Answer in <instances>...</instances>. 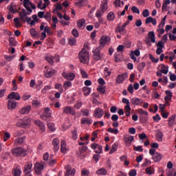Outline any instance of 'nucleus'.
<instances>
[{
	"label": "nucleus",
	"instance_id": "54",
	"mask_svg": "<svg viewBox=\"0 0 176 176\" xmlns=\"http://www.w3.org/2000/svg\"><path fill=\"white\" fill-rule=\"evenodd\" d=\"M148 57L153 63H159V58H155L153 56H152V54H149Z\"/></svg>",
	"mask_w": 176,
	"mask_h": 176
},
{
	"label": "nucleus",
	"instance_id": "40",
	"mask_svg": "<svg viewBox=\"0 0 176 176\" xmlns=\"http://www.w3.org/2000/svg\"><path fill=\"white\" fill-rule=\"evenodd\" d=\"M54 72H56V70H54V69H52V70L47 72L45 74V78H52V76H53V75H54Z\"/></svg>",
	"mask_w": 176,
	"mask_h": 176
},
{
	"label": "nucleus",
	"instance_id": "49",
	"mask_svg": "<svg viewBox=\"0 0 176 176\" xmlns=\"http://www.w3.org/2000/svg\"><path fill=\"white\" fill-rule=\"evenodd\" d=\"M45 60L51 65H53L54 64V60H53V56H47L45 57Z\"/></svg>",
	"mask_w": 176,
	"mask_h": 176
},
{
	"label": "nucleus",
	"instance_id": "48",
	"mask_svg": "<svg viewBox=\"0 0 176 176\" xmlns=\"http://www.w3.org/2000/svg\"><path fill=\"white\" fill-rule=\"evenodd\" d=\"M168 122L169 126H173V124H174V122H175V116H171L169 117Z\"/></svg>",
	"mask_w": 176,
	"mask_h": 176
},
{
	"label": "nucleus",
	"instance_id": "6",
	"mask_svg": "<svg viewBox=\"0 0 176 176\" xmlns=\"http://www.w3.org/2000/svg\"><path fill=\"white\" fill-rule=\"evenodd\" d=\"M129 78L127 73H123L122 74L118 75L116 78V82L118 85L123 83V81L126 80Z\"/></svg>",
	"mask_w": 176,
	"mask_h": 176
},
{
	"label": "nucleus",
	"instance_id": "61",
	"mask_svg": "<svg viewBox=\"0 0 176 176\" xmlns=\"http://www.w3.org/2000/svg\"><path fill=\"white\" fill-rule=\"evenodd\" d=\"M145 67H146V64L144 62L140 63L138 67L139 71H142Z\"/></svg>",
	"mask_w": 176,
	"mask_h": 176
},
{
	"label": "nucleus",
	"instance_id": "9",
	"mask_svg": "<svg viewBox=\"0 0 176 176\" xmlns=\"http://www.w3.org/2000/svg\"><path fill=\"white\" fill-rule=\"evenodd\" d=\"M109 41H111V37L110 36H102L101 38H100V47L102 49V47H104V46H105L106 43L107 42H109Z\"/></svg>",
	"mask_w": 176,
	"mask_h": 176
},
{
	"label": "nucleus",
	"instance_id": "29",
	"mask_svg": "<svg viewBox=\"0 0 176 176\" xmlns=\"http://www.w3.org/2000/svg\"><path fill=\"white\" fill-rule=\"evenodd\" d=\"M60 152H62V153H65V152H67V143L65 140L61 141Z\"/></svg>",
	"mask_w": 176,
	"mask_h": 176
},
{
	"label": "nucleus",
	"instance_id": "41",
	"mask_svg": "<svg viewBox=\"0 0 176 176\" xmlns=\"http://www.w3.org/2000/svg\"><path fill=\"white\" fill-rule=\"evenodd\" d=\"M82 91H84V96H89L90 93H91V89L87 87H84Z\"/></svg>",
	"mask_w": 176,
	"mask_h": 176
},
{
	"label": "nucleus",
	"instance_id": "42",
	"mask_svg": "<svg viewBox=\"0 0 176 176\" xmlns=\"http://www.w3.org/2000/svg\"><path fill=\"white\" fill-rule=\"evenodd\" d=\"M145 171L148 175H152L153 174H155V168L152 167L146 168Z\"/></svg>",
	"mask_w": 176,
	"mask_h": 176
},
{
	"label": "nucleus",
	"instance_id": "16",
	"mask_svg": "<svg viewBox=\"0 0 176 176\" xmlns=\"http://www.w3.org/2000/svg\"><path fill=\"white\" fill-rule=\"evenodd\" d=\"M80 157L81 159H85L86 157V152H87V146H82L79 148Z\"/></svg>",
	"mask_w": 176,
	"mask_h": 176
},
{
	"label": "nucleus",
	"instance_id": "14",
	"mask_svg": "<svg viewBox=\"0 0 176 176\" xmlns=\"http://www.w3.org/2000/svg\"><path fill=\"white\" fill-rule=\"evenodd\" d=\"M8 97L9 100H16L17 101L21 98V96L17 92H11Z\"/></svg>",
	"mask_w": 176,
	"mask_h": 176
},
{
	"label": "nucleus",
	"instance_id": "57",
	"mask_svg": "<svg viewBox=\"0 0 176 176\" xmlns=\"http://www.w3.org/2000/svg\"><path fill=\"white\" fill-rule=\"evenodd\" d=\"M139 138L140 140H142V142H144V140L148 138V136H146V134L145 133H142L139 134Z\"/></svg>",
	"mask_w": 176,
	"mask_h": 176
},
{
	"label": "nucleus",
	"instance_id": "5",
	"mask_svg": "<svg viewBox=\"0 0 176 176\" xmlns=\"http://www.w3.org/2000/svg\"><path fill=\"white\" fill-rule=\"evenodd\" d=\"M65 168L66 170L65 176H75V173H76V170H75V168L69 165L66 166Z\"/></svg>",
	"mask_w": 176,
	"mask_h": 176
},
{
	"label": "nucleus",
	"instance_id": "33",
	"mask_svg": "<svg viewBox=\"0 0 176 176\" xmlns=\"http://www.w3.org/2000/svg\"><path fill=\"white\" fill-rule=\"evenodd\" d=\"M12 174L14 176H21V169L19 167L13 168Z\"/></svg>",
	"mask_w": 176,
	"mask_h": 176
},
{
	"label": "nucleus",
	"instance_id": "64",
	"mask_svg": "<svg viewBox=\"0 0 176 176\" xmlns=\"http://www.w3.org/2000/svg\"><path fill=\"white\" fill-rule=\"evenodd\" d=\"M129 176H135L137 175V170L135 169H132L129 173Z\"/></svg>",
	"mask_w": 176,
	"mask_h": 176
},
{
	"label": "nucleus",
	"instance_id": "11",
	"mask_svg": "<svg viewBox=\"0 0 176 176\" xmlns=\"http://www.w3.org/2000/svg\"><path fill=\"white\" fill-rule=\"evenodd\" d=\"M92 149H94L96 153H102V146L94 143L91 145Z\"/></svg>",
	"mask_w": 176,
	"mask_h": 176
},
{
	"label": "nucleus",
	"instance_id": "12",
	"mask_svg": "<svg viewBox=\"0 0 176 176\" xmlns=\"http://www.w3.org/2000/svg\"><path fill=\"white\" fill-rule=\"evenodd\" d=\"M144 102V100L140 98H132L131 99V103L132 105H142Z\"/></svg>",
	"mask_w": 176,
	"mask_h": 176
},
{
	"label": "nucleus",
	"instance_id": "8",
	"mask_svg": "<svg viewBox=\"0 0 176 176\" xmlns=\"http://www.w3.org/2000/svg\"><path fill=\"white\" fill-rule=\"evenodd\" d=\"M104 116V110L100 107L96 108L94 110V118H97L98 119H101L102 116Z\"/></svg>",
	"mask_w": 176,
	"mask_h": 176
},
{
	"label": "nucleus",
	"instance_id": "21",
	"mask_svg": "<svg viewBox=\"0 0 176 176\" xmlns=\"http://www.w3.org/2000/svg\"><path fill=\"white\" fill-rule=\"evenodd\" d=\"M100 10H102V13H105L108 10V1L103 0L101 6H100Z\"/></svg>",
	"mask_w": 176,
	"mask_h": 176
},
{
	"label": "nucleus",
	"instance_id": "45",
	"mask_svg": "<svg viewBox=\"0 0 176 176\" xmlns=\"http://www.w3.org/2000/svg\"><path fill=\"white\" fill-rule=\"evenodd\" d=\"M116 151H118V144H116V143H114L112 145V147L109 151L110 155H112V153H115V152H116Z\"/></svg>",
	"mask_w": 176,
	"mask_h": 176
},
{
	"label": "nucleus",
	"instance_id": "20",
	"mask_svg": "<svg viewBox=\"0 0 176 176\" xmlns=\"http://www.w3.org/2000/svg\"><path fill=\"white\" fill-rule=\"evenodd\" d=\"M31 111V106H26L19 110V113L21 115H27V113H30V111Z\"/></svg>",
	"mask_w": 176,
	"mask_h": 176
},
{
	"label": "nucleus",
	"instance_id": "44",
	"mask_svg": "<svg viewBox=\"0 0 176 176\" xmlns=\"http://www.w3.org/2000/svg\"><path fill=\"white\" fill-rule=\"evenodd\" d=\"M161 72L164 74V75H167V74H168V66L162 65Z\"/></svg>",
	"mask_w": 176,
	"mask_h": 176
},
{
	"label": "nucleus",
	"instance_id": "31",
	"mask_svg": "<svg viewBox=\"0 0 176 176\" xmlns=\"http://www.w3.org/2000/svg\"><path fill=\"white\" fill-rule=\"evenodd\" d=\"M155 162H160L162 160V154L160 153H156L152 157Z\"/></svg>",
	"mask_w": 176,
	"mask_h": 176
},
{
	"label": "nucleus",
	"instance_id": "10",
	"mask_svg": "<svg viewBox=\"0 0 176 176\" xmlns=\"http://www.w3.org/2000/svg\"><path fill=\"white\" fill-rule=\"evenodd\" d=\"M44 166L42 164L40 163H36L34 165V171L36 174H38V175H41V173L44 168Z\"/></svg>",
	"mask_w": 176,
	"mask_h": 176
},
{
	"label": "nucleus",
	"instance_id": "36",
	"mask_svg": "<svg viewBox=\"0 0 176 176\" xmlns=\"http://www.w3.org/2000/svg\"><path fill=\"white\" fill-rule=\"evenodd\" d=\"M113 4L116 8H122V6H124V2L121 1L120 0H116L113 2Z\"/></svg>",
	"mask_w": 176,
	"mask_h": 176
},
{
	"label": "nucleus",
	"instance_id": "28",
	"mask_svg": "<svg viewBox=\"0 0 176 176\" xmlns=\"http://www.w3.org/2000/svg\"><path fill=\"white\" fill-rule=\"evenodd\" d=\"M166 96L164 97V101H167V100H173V92L170 90H166L165 91Z\"/></svg>",
	"mask_w": 176,
	"mask_h": 176
},
{
	"label": "nucleus",
	"instance_id": "50",
	"mask_svg": "<svg viewBox=\"0 0 176 176\" xmlns=\"http://www.w3.org/2000/svg\"><path fill=\"white\" fill-rule=\"evenodd\" d=\"M82 101L78 100L77 102L74 104V108H76V109H80V108H82Z\"/></svg>",
	"mask_w": 176,
	"mask_h": 176
},
{
	"label": "nucleus",
	"instance_id": "19",
	"mask_svg": "<svg viewBox=\"0 0 176 176\" xmlns=\"http://www.w3.org/2000/svg\"><path fill=\"white\" fill-rule=\"evenodd\" d=\"M63 76L65 78V79H67V80H74L75 79V74L74 73H63Z\"/></svg>",
	"mask_w": 176,
	"mask_h": 176
},
{
	"label": "nucleus",
	"instance_id": "43",
	"mask_svg": "<svg viewBox=\"0 0 176 176\" xmlns=\"http://www.w3.org/2000/svg\"><path fill=\"white\" fill-rule=\"evenodd\" d=\"M85 23H86V21L84 19H81L77 21V26L78 28H82L85 25Z\"/></svg>",
	"mask_w": 176,
	"mask_h": 176
},
{
	"label": "nucleus",
	"instance_id": "27",
	"mask_svg": "<svg viewBox=\"0 0 176 176\" xmlns=\"http://www.w3.org/2000/svg\"><path fill=\"white\" fill-rule=\"evenodd\" d=\"M28 3H30V0H24L23 1V6L24 8H25L27 12H28V13H30V14H31V13H32V9H31V8H30V6H28Z\"/></svg>",
	"mask_w": 176,
	"mask_h": 176
},
{
	"label": "nucleus",
	"instance_id": "38",
	"mask_svg": "<svg viewBox=\"0 0 176 176\" xmlns=\"http://www.w3.org/2000/svg\"><path fill=\"white\" fill-rule=\"evenodd\" d=\"M98 175H107V170L104 168H100L96 171Z\"/></svg>",
	"mask_w": 176,
	"mask_h": 176
},
{
	"label": "nucleus",
	"instance_id": "26",
	"mask_svg": "<svg viewBox=\"0 0 176 176\" xmlns=\"http://www.w3.org/2000/svg\"><path fill=\"white\" fill-rule=\"evenodd\" d=\"M88 0H78L75 3L76 6L78 8H82V6H86L87 5Z\"/></svg>",
	"mask_w": 176,
	"mask_h": 176
},
{
	"label": "nucleus",
	"instance_id": "63",
	"mask_svg": "<svg viewBox=\"0 0 176 176\" xmlns=\"http://www.w3.org/2000/svg\"><path fill=\"white\" fill-rule=\"evenodd\" d=\"M131 11L133 13H137L138 14H140V9H138L136 6H133L131 8Z\"/></svg>",
	"mask_w": 176,
	"mask_h": 176
},
{
	"label": "nucleus",
	"instance_id": "22",
	"mask_svg": "<svg viewBox=\"0 0 176 176\" xmlns=\"http://www.w3.org/2000/svg\"><path fill=\"white\" fill-rule=\"evenodd\" d=\"M25 136H22L21 138H16L14 141L15 146H19V145H21V144H23V142H24V141L25 140Z\"/></svg>",
	"mask_w": 176,
	"mask_h": 176
},
{
	"label": "nucleus",
	"instance_id": "62",
	"mask_svg": "<svg viewBox=\"0 0 176 176\" xmlns=\"http://www.w3.org/2000/svg\"><path fill=\"white\" fill-rule=\"evenodd\" d=\"M81 112L83 116H89V110L87 109H82Z\"/></svg>",
	"mask_w": 176,
	"mask_h": 176
},
{
	"label": "nucleus",
	"instance_id": "35",
	"mask_svg": "<svg viewBox=\"0 0 176 176\" xmlns=\"http://www.w3.org/2000/svg\"><path fill=\"white\" fill-rule=\"evenodd\" d=\"M124 141L126 144H131L134 141V136L124 137Z\"/></svg>",
	"mask_w": 176,
	"mask_h": 176
},
{
	"label": "nucleus",
	"instance_id": "58",
	"mask_svg": "<svg viewBox=\"0 0 176 176\" xmlns=\"http://www.w3.org/2000/svg\"><path fill=\"white\" fill-rule=\"evenodd\" d=\"M9 138H10V133H9L8 132H5L4 133V137H3L4 142H6V141H8V140Z\"/></svg>",
	"mask_w": 176,
	"mask_h": 176
},
{
	"label": "nucleus",
	"instance_id": "51",
	"mask_svg": "<svg viewBox=\"0 0 176 176\" xmlns=\"http://www.w3.org/2000/svg\"><path fill=\"white\" fill-rule=\"evenodd\" d=\"M107 131L109 133H111L112 134H118L119 133V130L118 129H112V128H109Z\"/></svg>",
	"mask_w": 176,
	"mask_h": 176
},
{
	"label": "nucleus",
	"instance_id": "23",
	"mask_svg": "<svg viewBox=\"0 0 176 176\" xmlns=\"http://www.w3.org/2000/svg\"><path fill=\"white\" fill-rule=\"evenodd\" d=\"M163 137H164V135H163V132L162 131L158 130L156 135L155 138L158 142H162L163 141Z\"/></svg>",
	"mask_w": 176,
	"mask_h": 176
},
{
	"label": "nucleus",
	"instance_id": "25",
	"mask_svg": "<svg viewBox=\"0 0 176 176\" xmlns=\"http://www.w3.org/2000/svg\"><path fill=\"white\" fill-rule=\"evenodd\" d=\"M28 14H30V13L26 12L25 10L23 9L19 13L20 20H21V21H24V19H26Z\"/></svg>",
	"mask_w": 176,
	"mask_h": 176
},
{
	"label": "nucleus",
	"instance_id": "24",
	"mask_svg": "<svg viewBox=\"0 0 176 176\" xmlns=\"http://www.w3.org/2000/svg\"><path fill=\"white\" fill-rule=\"evenodd\" d=\"M24 173L25 174H30L31 173V168H32V164L28 162L24 166Z\"/></svg>",
	"mask_w": 176,
	"mask_h": 176
},
{
	"label": "nucleus",
	"instance_id": "56",
	"mask_svg": "<svg viewBox=\"0 0 176 176\" xmlns=\"http://www.w3.org/2000/svg\"><path fill=\"white\" fill-rule=\"evenodd\" d=\"M116 34H118V32H119V34H120V35H124V34L122 31L120 24H118L117 28H116Z\"/></svg>",
	"mask_w": 176,
	"mask_h": 176
},
{
	"label": "nucleus",
	"instance_id": "53",
	"mask_svg": "<svg viewBox=\"0 0 176 176\" xmlns=\"http://www.w3.org/2000/svg\"><path fill=\"white\" fill-rule=\"evenodd\" d=\"M80 74L82 78H83L84 79H87V78H89V75H87V73H86V72L82 69H80Z\"/></svg>",
	"mask_w": 176,
	"mask_h": 176
},
{
	"label": "nucleus",
	"instance_id": "7",
	"mask_svg": "<svg viewBox=\"0 0 176 176\" xmlns=\"http://www.w3.org/2000/svg\"><path fill=\"white\" fill-rule=\"evenodd\" d=\"M63 113H67V115H72V116L76 114L75 109L69 106H66L63 108Z\"/></svg>",
	"mask_w": 176,
	"mask_h": 176
},
{
	"label": "nucleus",
	"instance_id": "34",
	"mask_svg": "<svg viewBox=\"0 0 176 176\" xmlns=\"http://www.w3.org/2000/svg\"><path fill=\"white\" fill-rule=\"evenodd\" d=\"M107 20L108 21H113L116 17V16L115 15V13H113V12H110L107 16Z\"/></svg>",
	"mask_w": 176,
	"mask_h": 176
},
{
	"label": "nucleus",
	"instance_id": "59",
	"mask_svg": "<svg viewBox=\"0 0 176 176\" xmlns=\"http://www.w3.org/2000/svg\"><path fill=\"white\" fill-rule=\"evenodd\" d=\"M30 35H32V36L33 37H35L36 36V35H38V32H36L35 28L30 29Z\"/></svg>",
	"mask_w": 176,
	"mask_h": 176
},
{
	"label": "nucleus",
	"instance_id": "4",
	"mask_svg": "<svg viewBox=\"0 0 176 176\" xmlns=\"http://www.w3.org/2000/svg\"><path fill=\"white\" fill-rule=\"evenodd\" d=\"M78 58L80 63H85L89 60V52L84 48L78 54Z\"/></svg>",
	"mask_w": 176,
	"mask_h": 176
},
{
	"label": "nucleus",
	"instance_id": "39",
	"mask_svg": "<svg viewBox=\"0 0 176 176\" xmlns=\"http://www.w3.org/2000/svg\"><path fill=\"white\" fill-rule=\"evenodd\" d=\"M12 134H13L14 137H15V138L21 137V135H23V134H24V131L23 130L14 131Z\"/></svg>",
	"mask_w": 176,
	"mask_h": 176
},
{
	"label": "nucleus",
	"instance_id": "60",
	"mask_svg": "<svg viewBox=\"0 0 176 176\" xmlns=\"http://www.w3.org/2000/svg\"><path fill=\"white\" fill-rule=\"evenodd\" d=\"M47 126H48V129H49V130H50V131H54L56 130V128L54 127V124L48 123Z\"/></svg>",
	"mask_w": 176,
	"mask_h": 176
},
{
	"label": "nucleus",
	"instance_id": "3",
	"mask_svg": "<svg viewBox=\"0 0 176 176\" xmlns=\"http://www.w3.org/2000/svg\"><path fill=\"white\" fill-rule=\"evenodd\" d=\"M30 123H31V120L29 118H25L18 121L16 126L17 127H21V129H27L30 126Z\"/></svg>",
	"mask_w": 176,
	"mask_h": 176
},
{
	"label": "nucleus",
	"instance_id": "13",
	"mask_svg": "<svg viewBox=\"0 0 176 176\" xmlns=\"http://www.w3.org/2000/svg\"><path fill=\"white\" fill-rule=\"evenodd\" d=\"M52 116V113H50V109L49 107H46L43 113V115L41 116V119L45 120L46 118H50Z\"/></svg>",
	"mask_w": 176,
	"mask_h": 176
},
{
	"label": "nucleus",
	"instance_id": "32",
	"mask_svg": "<svg viewBox=\"0 0 176 176\" xmlns=\"http://www.w3.org/2000/svg\"><path fill=\"white\" fill-rule=\"evenodd\" d=\"M129 24H130V21H126L125 23H124V24L122 26H120L121 31L122 32V33H124V35L127 34V30H126V27H127Z\"/></svg>",
	"mask_w": 176,
	"mask_h": 176
},
{
	"label": "nucleus",
	"instance_id": "55",
	"mask_svg": "<svg viewBox=\"0 0 176 176\" xmlns=\"http://www.w3.org/2000/svg\"><path fill=\"white\" fill-rule=\"evenodd\" d=\"M133 151H136V152H144V148H142V146H134Z\"/></svg>",
	"mask_w": 176,
	"mask_h": 176
},
{
	"label": "nucleus",
	"instance_id": "17",
	"mask_svg": "<svg viewBox=\"0 0 176 176\" xmlns=\"http://www.w3.org/2000/svg\"><path fill=\"white\" fill-rule=\"evenodd\" d=\"M17 107V102L13 99H10L8 102V109H14Z\"/></svg>",
	"mask_w": 176,
	"mask_h": 176
},
{
	"label": "nucleus",
	"instance_id": "30",
	"mask_svg": "<svg viewBox=\"0 0 176 176\" xmlns=\"http://www.w3.org/2000/svg\"><path fill=\"white\" fill-rule=\"evenodd\" d=\"M93 123V120L90 118H81V124H88L90 125Z\"/></svg>",
	"mask_w": 176,
	"mask_h": 176
},
{
	"label": "nucleus",
	"instance_id": "18",
	"mask_svg": "<svg viewBox=\"0 0 176 176\" xmlns=\"http://www.w3.org/2000/svg\"><path fill=\"white\" fill-rule=\"evenodd\" d=\"M34 124H36V126H38V127H39L42 133H45V131H46V129H45V124H43V122H41V120H38L34 121Z\"/></svg>",
	"mask_w": 176,
	"mask_h": 176
},
{
	"label": "nucleus",
	"instance_id": "37",
	"mask_svg": "<svg viewBox=\"0 0 176 176\" xmlns=\"http://www.w3.org/2000/svg\"><path fill=\"white\" fill-rule=\"evenodd\" d=\"M148 38H151V42L155 43L156 42V38H155V32H149L148 34Z\"/></svg>",
	"mask_w": 176,
	"mask_h": 176
},
{
	"label": "nucleus",
	"instance_id": "52",
	"mask_svg": "<svg viewBox=\"0 0 176 176\" xmlns=\"http://www.w3.org/2000/svg\"><path fill=\"white\" fill-rule=\"evenodd\" d=\"M43 87V82L42 80H38L37 82V85H36V89L41 90V89H42Z\"/></svg>",
	"mask_w": 176,
	"mask_h": 176
},
{
	"label": "nucleus",
	"instance_id": "47",
	"mask_svg": "<svg viewBox=\"0 0 176 176\" xmlns=\"http://www.w3.org/2000/svg\"><path fill=\"white\" fill-rule=\"evenodd\" d=\"M72 134L73 140H78V130L76 129V128H74V129L72 131Z\"/></svg>",
	"mask_w": 176,
	"mask_h": 176
},
{
	"label": "nucleus",
	"instance_id": "1",
	"mask_svg": "<svg viewBox=\"0 0 176 176\" xmlns=\"http://www.w3.org/2000/svg\"><path fill=\"white\" fill-rule=\"evenodd\" d=\"M11 152L13 156H16V157H19L20 156H23V157H25V156H26L27 155L25 149L23 148L22 147L14 148L11 150Z\"/></svg>",
	"mask_w": 176,
	"mask_h": 176
},
{
	"label": "nucleus",
	"instance_id": "46",
	"mask_svg": "<svg viewBox=\"0 0 176 176\" xmlns=\"http://www.w3.org/2000/svg\"><path fill=\"white\" fill-rule=\"evenodd\" d=\"M63 87L65 90H68L69 87H72V82L71 81H66L63 84Z\"/></svg>",
	"mask_w": 176,
	"mask_h": 176
},
{
	"label": "nucleus",
	"instance_id": "2",
	"mask_svg": "<svg viewBox=\"0 0 176 176\" xmlns=\"http://www.w3.org/2000/svg\"><path fill=\"white\" fill-rule=\"evenodd\" d=\"M101 46L97 47L92 50L93 58L95 61H100L102 58V54H101Z\"/></svg>",
	"mask_w": 176,
	"mask_h": 176
},
{
	"label": "nucleus",
	"instance_id": "15",
	"mask_svg": "<svg viewBox=\"0 0 176 176\" xmlns=\"http://www.w3.org/2000/svg\"><path fill=\"white\" fill-rule=\"evenodd\" d=\"M52 145L54 152H58V149H60V140L58 138L53 139Z\"/></svg>",
	"mask_w": 176,
	"mask_h": 176
}]
</instances>
